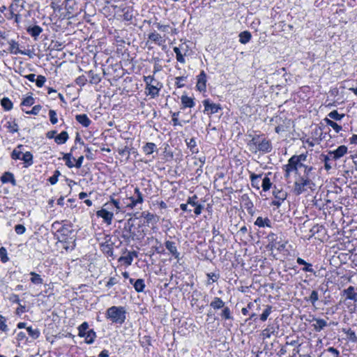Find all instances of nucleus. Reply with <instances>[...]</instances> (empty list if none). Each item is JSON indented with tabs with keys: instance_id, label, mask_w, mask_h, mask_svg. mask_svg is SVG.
I'll use <instances>...</instances> for the list:
<instances>
[{
	"instance_id": "obj_1",
	"label": "nucleus",
	"mask_w": 357,
	"mask_h": 357,
	"mask_svg": "<svg viewBox=\"0 0 357 357\" xmlns=\"http://www.w3.org/2000/svg\"><path fill=\"white\" fill-rule=\"evenodd\" d=\"M250 151L254 153L260 152L262 153H270L272 151V144L270 140L259 135L254 136L248 143Z\"/></svg>"
},
{
	"instance_id": "obj_2",
	"label": "nucleus",
	"mask_w": 357,
	"mask_h": 357,
	"mask_svg": "<svg viewBox=\"0 0 357 357\" xmlns=\"http://www.w3.org/2000/svg\"><path fill=\"white\" fill-rule=\"evenodd\" d=\"M315 184L312 181V178H305L297 174L294 183V193L296 195L307 191L308 190H314Z\"/></svg>"
},
{
	"instance_id": "obj_3",
	"label": "nucleus",
	"mask_w": 357,
	"mask_h": 357,
	"mask_svg": "<svg viewBox=\"0 0 357 357\" xmlns=\"http://www.w3.org/2000/svg\"><path fill=\"white\" fill-rule=\"evenodd\" d=\"M105 317L112 323L122 324L126 319V311L123 306H112L107 310Z\"/></svg>"
},
{
	"instance_id": "obj_4",
	"label": "nucleus",
	"mask_w": 357,
	"mask_h": 357,
	"mask_svg": "<svg viewBox=\"0 0 357 357\" xmlns=\"http://www.w3.org/2000/svg\"><path fill=\"white\" fill-rule=\"evenodd\" d=\"M115 242L112 240V237L109 235H106L104 237V241L100 243V250L103 254L107 255V257H114V245Z\"/></svg>"
},
{
	"instance_id": "obj_5",
	"label": "nucleus",
	"mask_w": 357,
	"mask_h": 357,
	"mask_svg": "<svg viewBox=\"0 0 357 357\" xmlns=\"http://www.w3.org/2000/svg\"><path fill=\"white\" fill-rule=\"evenodd\" d=\"M127 199L130 200L129 203L126 204V207L130 209L134 208L137 204L144 202V196L140 192L139 188L136 187L134 190V195Z\"/></svg>"
},
{
	"instance_id": "obj_6",
	"label": "nucleus",
	"mask_w": 357,
	"mask_h": 357,
	"mask_svg": "<svg viewBox=\"0 0 357 357\" xmlns=\"http://www.w3.org/2000/svg\"><path fill=\"white\" fill-rule=\"evenodd\" d=\"M81 0H65V8L68 15H73L82 10Z\"/></svg>"
},
{
	"instance_id": "obj_7",
	"label": "nucleus",
	"mask_w": 357,
	"mask_h": 357,
	"mask_svg": "<svg viewBox=\"0 0 357 357\" xmlns=\"http://www.w3.org/2000/svg\"><path fill=\"white\" fill-rule=\"evenodd\" d=\"M273 195L275 199L271 202V205L275 206L277 208H279L281 206L282 203L286 199L287 196L285 191L276 189V188L273 190Z\"/></svg>"
},
{
	"instance_id": "obj_8",
	"label": "nucleus",
	"mask_w": 357,
	"mask_h": 357,
	"mask_svg": "<svg viewBox=\"0 0 357 357\" xmlns=\"http://www.w3.org/2000/svg\"><path fill=\"white\" fill-rule=\"evenodd\" d=\"M279 332V325L277 323L271 324L262 331L263 338H270L271 336L278 335Z\"/></svg>"
},
{
	"instance_id": "obj_9",
	"label": "nucleus",
	"mask_w": 357,
	"mask_h": 357,
	"mask_svg": "<svg viewBox=\"0 0 357 357\" xmlns=\"http://www.w3.org/2000/svg\"><path fill=\"white\" fill-rule=\"evenodd\" d=\"M73 230L70 225H64L57 230V239L65 241V238L73 236Z\"/></svg>"
},
{
	"instance_id": "obj_10",
	"label": "nucleus",
	"mask_w": 357,
	"mask_h": 357,
	"mask_svg": "<svg viewBox=\"0 0 357 357\" xmlns=\"http://www.w3.org/2000/svg\"><path fill=\"white\" fill-rule=\"evenodd\" d=\"M347 147L344 145H341L334 151H329L328 154L332 157L333 160H337L347 154Z\"/></svg>"
},
{
	"instance_id": "obj_11",
	"label": "nucleus",
	"mask_w": 357,
	"mask_h": 357,
	"mask_svg": "<svg viewBox=\"0 0 357 357\" xmlns=\"http://www.w3.org/2000/svg\"><path fill=\"white\" fill-rule=\"evenodd\" d=\"M197 82L196 87L199 91H205L206 89L207 76L204 70H202L199 75L197 77Z\"/></svg>"
},
{
	"instance_id": "obj_12",
	"label": "nucleus",
	"mask_w": 357,
	"mask_h": 357,
	"mask_svg": "<svg viewBox=\"0 0 357 357\" xmlns=\"http://www.w3.org/2000/svg\"><path fill=\"white\" fill-rule=\"evenodd\" d=\"M148 38L158 46H165L166 42L165 35L162 36L155 31L150 33L148 36Z\"/></svg>"
},
{
	"instance_id": "obj_13",
	"label": "nucleus",
	"mask_w": 357,
	"mask_h": 357,
	"mask_svg": "<svg viewBox=\"0 0 357 357\" xmlns=\"http://www.w3.org/2000/svg\"><path fill=\"white\" fill-rule=\"evenodd\" d=\"M98 217L102 218L105 222L107 225H111L112 220L114 218V214L112 211H109L107 208H102L96 212Z\"/></svg>"
},
{
	"instance_id": "obj_14",
	"label": "nucleus",
	"mask_w": 357,
	"mask_h": 357,
	"mask_svg": "<svg viewBox=\"0 0 357 357\" xmlns=\"http://www.w3.org/2000/svg\"><path fill=\"white\" fill-rule=\"evenodd\" d=\"M204 111L209 112L211 114H216L221 109V107L218 104L211 103L208 100L203 101Z\"/></svg>"
},
{
	"instance_id": "obj_15",
	"label": "nucleus",
	"mask_w": 357,
	"mask_h": 357,
	"mask_svg": "<svg viewBox=\"0 0 357 357\" xmlns=\"http://www.w3.org/2000/svg\"><path fill=\"white\" fill-rule=\"evenodd\" d=\"M58 241L62 244V248L66 251L73 250L75 248V236L65 238V241L58 239Z\"/></svg>"
},
{
	"instance_id": "obj_16",
	"label": "nucleus",
	"mask_w": 357,
	"mask_h": 357,
	"mask_svg": "<svg viewBox=\"0 0 357 357\" xmlns=\"http://www.w3.org/2000/svg\"><path fill=\"white\" fill-rule=\"evenodd\" d=\"M287 165L288 167L291 168V169L294 170V172L296 174H298V168L304 166V165L298 160L296 155H293L289 159Z\"/></svg>"
},
{
	"instance_id": "obj_17",
	"label": "nucleus",
	"mask_w": 357,
	"mask_h": 357,
	"mask_svg": "<svg viewBox=\"0 0 357 357\" xmlns=\"http://www.w3.org/2000/svg\"><path fill=\"white\" fill-rule=\"evenodd\" d=\"M343 295L346 296V300H351L355 302L357 301V291L353 286H349L348 288L342 291Z\"/></svg>"
},
{
	"instance_id": "obj_18",
	"label": "nucleus",
	"mask_w": 357,
	"mask_h": 357,
	"mask_svg": "<svg viewBox=\"0 0 357 357\" xmlns=\"http://www.w3.org/2000/svg\"><path fill=\"white\" fill-rule=\"evenodd\" d=\"M312 321H314V323L312 324V327L316 332H320L328 326L326 321L323 319L313 318Z\"/></svg>"
},
{
	"instance_id": "obj_19",
	"label": "nucleus",
	"mask_w": 357,
	"mask_h": 357,
	"mask_svg": "<svg viewBox=\"0 0 357 357\" xmlns=\"http://www.w3.org/2000/svg\"><path fill=\"white\" fill-rule=\"evenodd\" d=\"M0 180L2 183H10L13 186L17 185L14 174L10 172H4Z\"/></svg>"
},
{
	"instance_id": "obj_20",
	"label": "nucleus",
	"mask_w": 357,
	"mask_h": 357,
	"mask_svg": "<svg viewBox=\"0 0 357 357\" xmlns=\"http://www.w3.org/2000/svg\"><path fill=\"white\" fill-rule=\"evenodd\" d=\"M165 248L174 257V258L178 259L180 253L177 250V248L176 246V243L173 241H167L165 243Z\"/></svg>"
},
{
	"instance_id": "obj_21",
	"label": "nucleus",
	"mask_w": 357,
	"mask_h": 357,
	"mask_svg": "<svg viewBox=\"0 0 357 357\" xmlns=\"http://www.w3.org/2000/svg\"><path fill=\"white\" fill-rule=\"evenodd\" d=\"M129 282L130 284H133L137 292H143L144 291L145 283L143 279H137L135 281L134 279L130 278Z\"/></svg>"
},
{
	"instance_id": "obj_22",
	"label": "nucleus",
	"mask_w": 357,
	"mask_h": 357,
	"mask_svg": "<svg viewBox=\"0 0 357 357\" xmlns=\"http://www.w3.org/2000/svg\"><path fill=\"white\" fill-rule=\"evenodd\" d=\"M27 33L31 35L34 40H37L38 36L42 33L43 29L38 25L30 26L26 28Z\"/></svg>"
},
{
	"instance_id": "obj_23",
	"label": "nucleus",
	"mask_w": 357,
	"mask_h": 357,
	"mask_svg": "<svg viewBox=\"0 0 357 357\" xmlns=\"http://www.w3.org/2000/svg\"><path fill=\"white\" fill-rule=\"evenodd\" d=\"M137 257L136 251L128 252L126 256L121 257L119 259V261H123L127 266H130L132 263L133 258Z\"/></svg>"
},
{
	"instance_id": "obj_24",
	"label": "nucleus",
	"mask_w": 357,
	"mask_h": 357,
	"mask_svg": "<svg viewBox=\"0 0 357 357\" xmlns=\"http://www.w3.org/2000/svg\"><path fill=\"white\" fill-rule=\"evenodd\" d=\"M76 121L80 123L82 126L87 128L91 123V121L87 116L86 114H77L75 116Z\"/></svg>"
},
{
	"instance_id": "obj_25",
	"label": "nucleus",
	"mask_w": 357,
	"mask_h": 357,
	"mask_svg": "<svg viewBox=\"0 0 357 357\" xmlns=\"http://www.w3.org/2000/svg\"><path fill=\"white\" fill-rule=\"evenodd\" d=\"M262 174H256L255 173H251L250 174V181L251 185L253 188L257 190H259L260 188V178H261Z\"/></svg>"
},
{
	"instance_id": "obj_26",
	"label": "nucleus",
	"mask_w": 357,
	"mask_h": 357,
	"mask_svg": "<svg viewBox=\"0 0 357 357\" xmlns=\"http://www.w3.org/2000/svg\"><path fill=\"white\" fill-rule=\"evenodd\" d=\"M255 225L259 227H271V220L268 218H263L262 217H258L255 222Z\"/></svg>"
},
{
	"instance_id": "obj_27",
	"label": "nucleus",
	"mask_w": 357,
	"mask_h": 357,
	"mask_svg": "<svg viewBox=\"0 0 357 357\" xmlns=\"http://www.w3.org/2000/svg\"><path fill=\"white\" fill-rule=\"evenodd\" d=\"M210 306L214 310H220L224 307L225 302L219 297H214L210 303Z\"/></svg>"
},
{
	"instance_id": "obj_28",
	"label": "nucleus",
	"mask_w": 357,
	"mask_h": 357,
	"mask_svg": "<svg viewBox=\"0 0 357 357\" xmlns=\"http://www.w3.org/2000/svg\"><path fill=\"white\" fill-rule=\"evenodd\" d=\"M181 103L184 108L186 107H193L195 106V102L193 98L188 97L185 95H183L181 97Z\"/></svg>"
},
{
	"instance_id": "obj_29",
	"label": "nucleus",
	"mask_w": 357,
	"mask_h": 357,
	"mask_svg": "<svg viewBox=\"0 0 357 357\" xmlns=\"http://www.w3.org/2000/svg\"><path fill=\"white\" fill-rule=\"evenodd\" d=\"M69 136L66 131H62L60 134L54 137L55 142L58 144H65L68 139Z\"/></svg>"
},
{
	"instance_id": "obj_30",
	"label": "nucleus",
	"mask_w": 357,
	"mask_h": 357,
	"mask_svg": "<svg viewBox=\"0 0 357 357\" xmlns=\"http://www.w3.org/2000/svg\"><path fill=\"white\" fill-rule=\"evenodd\" d=\"M146 89L149 91L148 94L151 96V98H155L158 96L160 88H158L154 83L150 84V85H146Z\"/></svg>"
},
{
	"instance_id": "obj_31",
	"label": "nucleus",
	"mask_w": 357,
	"mask_h": 357,
	"mask_svg": "<svg viewBox=\"0 0 357 357\" xmlns=\"http://www.w3.org/2000/svg\"><path fill=\"white\" fill-rule=\"evenodd\" d=\"M296 262L300 265H304V267L303 268V271L314 273V269L312 268V265L310 263L306 262L302 258L298 257L296 259Z\"/></svg>"
},
{
	"instance_id": "obj_32",
	"label": "nucleus",
	"mask_w": 357,
	"mask_h": 357,
	"mask_svg": "<svg viewBox=\"0 0 357 357\" xmlns=\"http://www.w3.org/2000/svg\"><path fill=\"white\" fill-rule=\"evenodd\" d=\"M22 160L26 164L25 167H28L33 163V155L31 152L26 151V153L22 154V156L21 157Z\"/></svg>"
},
{
	"instance_id": "obj_33",
	"label": "nucleus",
	"mask_w": 357,
	"mask_h": 357,
	"mask_svg": "<svg viewBox=\"0 0 357 357\" xmlns=\"http://www.w3.org/2000/svg\"><path fill=\"white\" fill-rule=\"evenodd\" d=\"M321 159L324 162V168L326 171H329L332 168L331 161L333 160L332 157L328 153L327 155L321 154Z\"/></svg>"
},
{
	"instance_id": "obj_34",
	"label": "nucleus",
	"mask_w": 357,
	"mask_h": 357,
	"mask_svg": "<svg viewBox=\"0 0 357 357\" xmlns=\"http://www.w3.org/2000/svg\"><path fill=\"white\" fill-rule=\"evenodd\" d=\"M251 37H252V35L249 31H243V32L240 33V34H239V42L241 44H246L250 40Z\"/></svg>"
},
{
	"instance_id": "obj_35",
	"label": "nucleus",
	"mask_w": 357,
	"mask_h": 357,
	"mask_svg": "<svg viewBox=\"0 0 357 357\" xmlns=\"http://www.w3.org/2000/svg\"><path fill=\"white\" fill-rule=\"evenodd\" d=\"M26 331L29 335L33 339L36 340L39 337L40 332L37 328H32L31 326L26 327Z\"/></svg>"
},
{
	"instance_id": "obj_36",
	"label": "nucleus",
	"mask_w": 357,
	"mask_h": 357,
	"mask_svg": "<svg viewBox=\"0 0 357 357\" xmlns=\"http://www.w3.org/2000/svg\"><path fill=\"white\" fill-rule=\"evenodd\" d=\"M181 49H182V47H174L173 50L176 54V58L177 61L181 63H185V60L184 59V55H185V53L183 54L181 52Z\"/></svg>"
},
{
	"instance_id": "obj_37",
	"label": "nucleus",
	"mask_w": 357,
	"mask_h": 357,
	"mask_svg": "<svg viewBox=\"0 0 357 357\" xmlns=\"http://www.w3.org/2000/svg\"><path fill=\"white\" fill-rule=\"evenodd\" d=\"M1 105L6 111H10L13 109V102L7 97H4L1 100Z\"/></svg>"
},
{
	"instance_id": "obj_38",
	"label": "nucleus",
	"mask_w": 357,
	"mask_h": 357,
	"mask_svg": "<svg viewBox=\"0 0 357 357\" xmlns=\"http://www.w3.org/2000/svg\"><path fill=\"white\" fill-rule=\"evenodd\" d=\"M30 275H31L30 280L33 284H41L43 283V280L39 274H38L33 271H31L30 273Z\"/></svg>"
},
{
	"instance_id": "obj_39",
	"label": "nucleus",
	"mask_w": 357,
	"mask_h": 357,
	"mask_svg": "<svg viewBox=\"0 0 357 357\" xmlns=\"http://www.w3.org/2000/svg\"><path fill=\"white\" fill-rule=\"evenodd\" d=\"M156 149V145L153 142H147L143 146V151L146 155H150L153 153Z\"/></svg>"
},
{
	"instance_id": "obj_40",
	"label": "nucleus",
	"mask_w": 357,
	"mask_h": 357,
	"mask_svg": "<svg viewBox=\"0 0 357 357\" xmlns=\"http://www.w3.org/2000/svg\"><path fill=\"white\" fill-rule=\"evenodd\" d=\"M185 142L188 148H189L192 153H197L198 149H196L197 143L195 138H190V139H186Z\"/></svg>"
},
{
	"instance_id": "obj_41",
	"label": "nucleus",
	"mask_w": 357,
	"mask_h": 357,
	"mask_svg": "<svg viewBox=\"0 0 357 357\" xmlns=\"http://www.w3.org/2000/svg\"><path fill=\"white\" fill-rule=\"evenodd\" d=\"M272 183L271 181V179L268 178V175H266L262 178V183H261V188L264 192H266L269 190L271 188Z\"/></svg>"
},
{
	"instance_id": "obj_42",
	"label": "nucleus",
	"mask_w": 357,
	"mask_h": 357,
	"mask_svg": "<svg viewBox=\"0 0 357 357\" xmlns=\"http://www.w3.org/2000/svg\"><path fill=\"white\" fill-rule=\"evenodd\" d=\"M142 215L147 223H156L158 222V218L153 213L144 212Z\"/></svg>"
},
{
	"instance_id": "obj_43",
	"label": "nucleus",
	"mask_w": 357,
	"mask_h": 357,
	"mask_svg": "<svg viewBox=\"0 0 357 357\" xmlns=\"http://www.w3.org/2000/svg\"><path fill=\"white\" fill-rule=\"evenodd\" d=\"M79 336L84 337L86 335L87 331H89V324L87 322L84 321L83 322L79 327Z\"/></svg>"
},
{
	"instance_id": "obj_44",
	"label": "nucleus",
	"mask_w": 357,
	"mask_h": 357,
	"mask_svg": "<svg viewBox=\"0 0 357 357\" xmlns=\"http://www.w3.org/2000/svg\"><path fill=\"white\" fill-rule=\"evenodd\" d=\"M96 337V333L93 330L91 329L87 331L86 335L84 337L85 338V342L87 344H92L94 342Z\"/></svg>"
},
{
	"instance_id": "obj_45",
	"label": "nucleus",
	"mask_w": 357,
	"mask_h": 357,
	"mask_svg": "<svg viewBox=\"0 0 357 357\" xmlns=\"http://www.w3.org/2000/svg\"><path fill=\"white\" fill-rule=\"evenodd\" d=\"M325 121L326 124L331 126L337 133L340 132V130H342V126L338 125L337 123L332 121L331 119L326 118Z\"/></svg>"
},
{
	"instance_id": "obj_46",
	"label": "nucleus",
	"mask_w": 357,
	"mask_h": 357,
	"mask_svg": "<svg viewBox=\"0 0 357 357\" xmlns=\"http://www.w3.org/2000/svg\"><path fill=\"white\" fill-rule=\"evenodd\" d=\"M305 300L310 303H311V304L313 305V306H315V304H316V302L319 300V294L317 291L315 290H313L309 298H305Z\"/></svg>"
},
{
	"instance_id": "obj_47",
	"label": "nucleus",
	"mask_w": 357,
	"mask_h": 357,
	"mask_svg": "<svg viewBox=\"0 0 357 357\" xmlns=\"http://www.w3.org/2000/svg\"><path fill=\"white\" fill-rule=\"evenodd\" d=\"M133 17V10L130 8L123 10V18L126 21H130Z\"/></svg>"
},
{
	"instance_id": "obj_48",
	"label": "nucleus",
	"mask_w": 357,
	"mask_h": 357,
	"mask_svg": "<svg viewBox=\"0 0 357 357\" xmlns=\"http://www.w3.org/2000/svg\"><path fill=\"white\" fill-rule=\"evenodd\" d=\"M72 153H64L63 156V160L66 162V165L69 168H73L74 167V163L72 162Z\"/></svg>"
},
{
	"instance_id": "obj_49",
	"label": "nucleus",
	"mask_w": 357,
	"mask_h": 357,
	"mask_svg": "<svg viewBox=\"0 0 357 357\" xmlns=\"http://www.w3.org/2000/svg\"><path fill=\"white\" fill-rule=\"evenodd\" d=\"M220 316L222 317V318H223L225 319H233V317L231 316V310L227 306H224V307H222V310L221 312Z\"/></svg>"
},
{
	"instance_id": "obj_50",
	"label": "nucleus",
	"mask_w": 357,
	"mask_h": 357,
	"mask_svg": "<svg viewBox=\"0 0 357 357\" xmlns=\"http://www.w3.org/2000/svg\"><path fill=\"white\" fill-rule=\"evenodd\" d=\"M343 332L347 335V337L352 342L357 341V336L354 331L351 329H345L343 328Z\"/></svg>"
},
{
	"instance_id": "obj_51",
	"label": "nucleus",
	"mask_w": 357,
	"mask_h": 357,
	"mask_svg": "<svg viewBox=\"0 0 357 357\" xmlns=\"http://www.w3.org/2000/svg\"><path fill=\"white\" fill-rule=\"evenodd\" d=\"M272 312V306L266 305V309L264 310L262 314L260 315V319L262 321H266L268 316L271 314Z\"/></svg>"
},
{
	"instance_id": "obj_52",
	"label": "nucleus",
	"mask_w": 357,
	"mask_h": 357,
	"mask_svg": "<svg viewBox=\"0 0 357 357\" xmlns=\"http://www.w3.org/2000/svg\"><path fill=\"white\" fill-rule=\"evenodd\" d=\"M344 116V114H340L337 110H333L328 114V117L335 121H340Z\"/></svg>"
},
{
	"instance_id": "obj_53",
	"label": "nucleus",
	"mask_w": 357,
	"mask_h": 357,
	"mask_svg": "<svg viewBox=\"0 0 357 357\" xmlns=\"http://www.w3.org/2000/svg\"><path fill=\"white\" fill-rule=\"evenodd\" d=\"M6 127L12 133L17 132L19 130L18 125L15 121H8L6 123Z\"/></svg>"
},
{
	"instance_id": "obj_54",
	"label": "nucleus",
	"mask_w": 357,
	"mask_h": 357,
	"mask_svg": "<svg viewBox=\"0 0 357 357\" xmlns=\"http://www.w3.org/2000/svg\"><path fill=\"white\" fill-rule=\"evenodd\" d=\"M22 146V145H19L17 149H15L12 153H11V158L13 160H20L21 159V155L22 152L18 150V149H20Z\"/></svg>"
},
{
	"instance_id": "obj_55",
	"label": "nucleus",
	"mask_w": 357,
	"mask_h": 357,
	"mask_svg": "<svg viewBox=\"0 0 357 357\" xmlns=\"http://www.w3.org/2000/svg\"><path fill=\"white\" fill-rule=\"evenodd\" d=\"M0 259L3 263L7 262L9 259L7 256L6 249L3 247L0 248Z\"/></svg>"
},
{
	"instance_id": "obj_56",
	"label": "nucleus",
	"mask_w": 357,
	"mask_h": 357,
	"mask_svg": "<svg viewBox=\"0 0 357 357\" xmlns=\"http://www.w3.org/2000/svg\"><path fill=\"white\" fill-rule=\"evenodd\" d=\"M158 30L162 32H169L170 26L168 24H161L159 22H156L154 24Z\"/></svg>"
},
{
	"instance_id": "obj_57",
	"label": "nucleus",
	"mask_w": 357,
	"mask_h": 357,
	"mask_svg": "<svg viewBox=\"0 0 357 357\" xmlns=\"http://www.w3.org/2000/svg\"><path fill=\"white\" fill-rule=\"evenodd\" d=\"M49 116L50 121L52 124H56L58 122L56 112L54 110L50 109L49 111Z\"/></svg>"
},
{
	"instance_id": "obj_58",
	"label": "nucleus",
	"mask_w": 357,
	"mask_h": 357,
	"mask_svg": "<svg viewBox=\"0 0 357 357\" xmlns=\"http://www.w3.org/2000/svg\"><path fill=\"white\" fill-rule=\"evenodd\" d=\"M303 167H305V170H304L303 174L301 175V176H303L305 178H313L312 174V171L313 168L312 167H308V166H305V165H304Z\"/></svg>"
},
{
	"instance_id": "obj_59",
	"label": "nucleus",
	"mask_w": 357,
	"mask_h": 357,
	"mask_svg": "<svg viewBox=\"0 0 357 357\" xmlns=\"http://www.w3.org/2000/svg\"><path fill=\"white\" fill-rule=\"evenodd\" d=\"M10 51L12 53L15 54H17L18 53H20L22 54H25L24 52L19 50L18 44L15 42H13L12 44H10Z\"/></svg>"
},
{
	"instance_id": "obj_60",
	"label": "nucleus",
	"mask_w": 357,
	"mask_h": 357,
	"mask_svg": "<svg viewBox=\"0 0 357 357\" xmlns=\"http://www.w3.org/2000/svg\"><path fill=\"white\" fill-rule=\"evenodd\" d=\"M35 100L32 96H28L23 100L22 105L24 106H31L34 104Z\"/></svg>"
},
{
	"instance_id": "obj_61",
	"label": "nucleus",
	"mask_w": 357,
	"mask_h": 357,
	"mask_svg": "<svg viewBox=\"0 0 357 357\" xmlns=\"http://www.w3.org/2000/svg\"><path fill=\"white\" fill-rule=\"evenodd\" d=\"M46 82V78L43 75H38L37 79H36V84L38 87H42L45 82Z\"/></svg>"
},
{
	"instance_id": "obj_62",
	"label": "nucleus",
	"mask_w": 357,
	"mask_h": 357,
	"mask_svg": "<svg viewBox=\"0 0 357 357\" xmlns=\"http://www.w3.org/2000/svg\"><path fill=\"white\" fill-rule=\"evenodd\" d=\"M52 49L57 51H61L63 49V44L59 41L52 40L51 43Z\"/></svg>"
},
{
	"instance_id": "obj_63",
	"label": "nucleus",
	"mask_w": 357,
	"mask_h": 357,
	"mask_svg": "<svg viewBox=\"0 0 357 357\" xmlns=\"http://www.w3.org/2000/svg\"><path fill=\"white\" fill-rule=\"evenodd\" d=\"M42 108V106L40 105H35L31 110L30 111H26V114H33V115H37L39 112L40 111Z\"/></svg>"
},
{
	"instance_id": "obj_64",
	"label": "nucleus",
	"mask_w": 357,
	"mask_h": 357,
	"mask_svg": "<svg viewBox=\"0 0 357 357\" xmlns=\"http://www.w3.org/2000/svg\"><path fill=\"white\" fill-rule=\"evenodd\" d=\"M119 154L121 156H126V158L128 159L130 155V151L128 147L125 146L123 149H119Z\"/></svg>"
}]
</instances>
